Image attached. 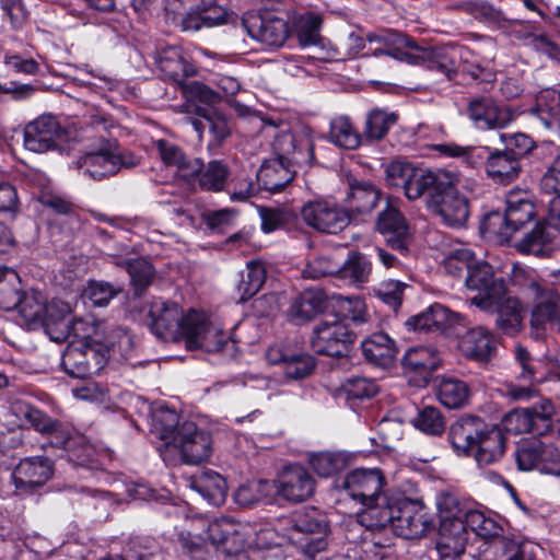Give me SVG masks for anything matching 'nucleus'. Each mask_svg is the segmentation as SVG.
I'll return each mask as SVG.
<instances>
[{"label": "nucleus", "mask_w": 560, "mask_h": 560, "mask_svg": "<svg viewBox=\"0 0 560 560\" xmlns=\"http://www.w3.org/2000/svg\"><path fill=\"white\" fill-rule=\"evenodd\" d=\"M555 238L556 236L551 234L547 224H537L518 242L516 247L521 253L545 257L553 250Z\"/></svg>", "instance_id": "45"}, {"label": "nucleus", "mask_w": 560, "mask_h": 560, "mask_svg": "<svg viewBox=\"0 0 560 560\" xmlns=\"http://www.w3.org/2000/svg\"><path fill=\"white\" fill-rule=\"evenodd\" d=\"M145 324L163 341H178L186 335V315L176 302L152 301L147 310Z\"/></svg>", "instance_id": "6"}, {"label": "nucleus", "mask_w": 560, "mask_h": 560, "mask_svg": "<svg viewBox=\"0 0 560 560\" xmlns=\"http://www.w3.org/2000/svg\"><path fill=\"white\" fill-rule=\"evenodd\" d=\"M458 187L440 191L429 203V209L439 215L442 222L451 228H462L469 218L468 199L457 194Z\"/></svg>", "instance_id": "21"}, {"label": "nucleus", "mask_w": 560, "mask_h": 560, "mask_svg": "<svg viewBox=\"0 0 560 560\" xmlns=\"http://www.w3.org/2000/svg\"><path fill=\"white\" fill-rule=\"evenodd\" d=\"M171 444L179 450L184 463L190 465L208 459L212 451L210 433L198 429L197 424L191 421H184L180 424Z\"/></svg>", "instance_id": "16"}, {"label": "nucleus", "mask_w": 560, "mask_h": 560, "mask_svg": "<svg viewBox=\"0 0 560 560\" xmlns=\"http://www.w3.org/2000/svg\"><path fill=\"white\" fill-rule=\"evenodd\" d=\"M310 464L319 477L328 478L342 470L347 463L342 454L322 452L314 454Z\"/></svg>", "instance_id": "63"}, {"label": "nucleus", "mask_w": 560, "mask_h": 560, "mask_svg": "<svg viewBox=\"0 0 560 560\" xmlns=\"http://www.w3.org/2000/svg\"><path fill=\"white\" fill-rule=\"evenodd\" d=\"M521 172V162L513 149L489 151L486 156V173L494 183L510 184Z\"/></svg>", "instance_id": "35"}, {"label": "nucleus", "mask_w": 560, "mask_h": 560, "mask_svg": "<svg viewBox=\"0 0 560 560\" xmlns=\"http://www.w3.org/2000/svg\"><path fill=\"white\" fill-rule=\"evenodd\" d=\"M70 337L81 346L89 347H105L110 350L115 349V343L105 335L104 323L97 320L93 316L80 317L71 322Z\"/></svg>", "instance_id": "32"}, {"label": "nucleus", "mask_w": 560, "mask_h": 560, "mask_svg": "<svg viewBox=\"0 0 560 560\" xmlns=\"http://www.w3.org/2000/svg\"><path fill=\"white\" fill-rule=\"evenodd\" d=\"M457 347L466 358L488 361L495 351V341L489 330L478 326L460 335Z\"/></svg>", "instance_id": "36"}, {"label": "nucleus", "mask_w": 560, "mask_h": 560, "mask_svg": "<svg viewBox=\"0 0 560 560\" xmlns=\"http://www.w3.org/2000/svg\"><path fill=\"white\" fill-rule=\"evenodd\" d=\"M524 294L530 303V328L535 338L560 332V293L544 280H529Z\"/></svg>", "instance_id": "2"}, {"label": "nucleus", "mask_w": 560, "mask_h": 560, "mask_svg": "<svg viewBox=\"0 0 560 560\" xmlns=\"http://www.w3.org/2000/svg\"><path fill=\"white\" fill-rule=\"evenodd\" d=\"M436 508L440 516L438 552L442 560H456L464 553L468 540L464 501L454 493L441 492Z\"/></svg>", "instance_id": "1"}, {"label": "nucleus", "mask_w": 560, "mask_h": 560, "mask_svg": "<svg viewBox=\"0 0 560 560\" xmlns=\"http://www.w3.org/2000/svg\"><path fill=\"white\" fill-rule=\"evenodd\" d=\"M381 190L370 182H353L346 197V209L349 214H368L378 203Z\"/></svg>", "instance_id": "38"}, {"label": "nucleus", "mask_w": 560, "mask_h": 560, "mask_svg": "<svg viewBox=\"0 0 560 560\" xmlns=\"http://www.w3.org/2000/svg\"><path fill=\"white\" fill-rule=\"evenodd\" d=\"M488 551L492 560H536L537 546L514 533L503 534L491 541Z\"/></svg>", "instance_id": "28"}, {"label": "nucleus", "mask_w": 560, "mask_h": 560, "mask_svg": "<svg viewBox=\"0 0 560 560\" xmlns=\"http://www.w3.org/2000/svg\"><path fill=\"white\" fill-rule=\"evenodd\" d=\"M19 275L11 268L0 267V307L4 311L15 310L22 298Z\"/></svg>", "instance_id": "59"}, {"label": "nucleus", "mask_w": 560, "mask_h": 560, "mask_svg": "<svg viewBox=\"0 0 560 560\" xmlns=\"http://www.w3.org/2000/svg\"><path fill=\"white\" fill-rule=\"evenodd\" d=\"M196 176H198L200 189L206 191H221L225 187L230 176V170L224 161L212 160L207 165L202 164V168L195 177Z\"/></svg>", "instance_id": "54"}, {"label": "nucleus", "mask_w": 560, "mask_h": 560, "mask_svg": "<svg viewBox=\"0 0 560 560\" xmlns=\"http://www.w3.org/2000/svg\"><path fill=\"white\" fill-rule=\"evenodd\" d=\"M293 166L284 160L265 161L257 172V182L260 188L273 194L281 191L294 178Z\"/></svg>", "instance_id": "37"}, {"label": "nucleus", "mask_w": 560, "mask_h": 560, "mask_svg": "<svg viewBox=\"0 0 560 560\" xmlns=\"http://www.w3.org/2000/svg\"><path fill=\"white\" fill-rule=\"evenodd\" d=\"M82 173L95 180L113 176L117 173V166L114 162V151L102 150L89 153L78 161Z\"/></svg>", "instance_id": "44"}, {"label": "nucleus", "mask_w": 560, "mask_h": 560, "mask_svg": "<svg viewBox=\"0 0 560 560\" xmlns=\"http://www.w3.org/2000/svg\"><path fill=\"white\" fill-rule=\"evenodd\" d=\"M378 388L374 381L366 377H352L348 378L336 390L335 397L350 404L351 400H362L372 398Z\"/></svg>", "instance_id": "58"}, {"label": "nucleus", "mask_w": 560, "mask_h": 560, "mask_svg": "<svg viewBox=\"0 0 560 560\" xmlns=\"http://www.w3.org/2000/svg\"><path fill=\"white\" fill-rule=\"evenodd\" d=\"M505 211L489 213L483 221V230L497 235L501 242L509 241L514 233L530 222L536 214L532 196L526 190H512L505 199Z\"/></svg>", "instance_id": "3"}, {"label": "nucleus", "mask_w": 560, "mask_h": 560, "mask_svg": "<svg viewBox=\"0 0 560 560\" xmlns=\"http://www.w3.org/2000/svg\"><path fill=\"white\" fill-rule=\"evenodd\" d=\"M505 451L506 438L504 433L498 425L488 424L471 455L479 467H486L500 462Z\"/></svg>", "instance_id": "33"}, {"label": "nucleus", "mask_w": 560, "mask_h": 560, "mask_svg": "<svg viewBox=\"0 0 560 560\" xmlns=\"http://www.w3.org/2000/svg\"><path fill=\"white\" fill-rule=\"evenodd\" d=\"M354 338L341 320L320 322L313 329L311 347L318 354L342 357L348 353Z\"/></svg>", "instance_id": "12"}, {"label": "nucleus", "mask_w": 560, "mask_h": 560, "mask_svg": "<svg viewBox=\"0 0 560 560\" xmlns=\"http://www.w3.org/2000/svg\"><path fill=\"white\" fill-rule=\"evenodd\" d=\"M105 347H86L70 342L61 358L63 371L77 378H85L104 369L108 359Z\"/></svg>", "instance_id": "11"}, {"label": "nucleus", "mask_w": 560, "mask_h": 560, "mask_svg": "<svg viewBox=\"0 0 560 560\" xmlns=\"http://www.w3.org/2000/svg\"><path fill=\"white\" fill-rule=\"evenodd\" d=\"M47 304L40 292L30 291L22 294L15 310L19 312L25 325L36 327L39 326Z\"/></svg>", "instance_id": "57"}, {"label": "nucleus", "mask_w": 560, "mask_h": 560, "mask_svg": "<svg viewBox=\"0 0 560 560\" xmlns=\"http://www.w3.org/2000/svg\"><path fill=\"white\" fill-rule=\"evenodd\" d=\"M180 424L179 416L172 409L160 408L153 413V427L167 444L174 441Z\"/></svg>", "instance_id": "64"}, {"label": "nucleus", "mask_w": 560, "mask_h": 560, "mask_svg": "<svg viewBox=\"0 0 560 560\" xmlns=\"http://www.w3.org/2000/svg\"><path fill=\"white\" fill-rule=\"evenodd\" d=\"M385 477L378 468H358L349 471L340 487L354 501L372 504L380 501L384 493Z\"/></svg>", "instance_id": "13"}, {"label": "nucleus", "mask_w": 560, "mask_h": 560, "mask_svg": "<svg viewBox=\"0 0 560 560\" xmlns=\"http://www.w3.org/2000/svg\"><path fill=\"white\" fill-rule=\"evenodd\" d=\"M162 72L174 81H179L192 73V67L186 62L177 48H167L159 56Z\"/></svg>", "instance_id": "61"}, {"label": "nucleus", "mask_w": 560, "mask_h": 560, "mask_svg": "<svg viewBox=\"0 0 560 560\" xmlns=\"http://www.w3.org/2000/svg\"><path fill=\"white\" fill-rule=\"evenodd\" d=\"M66 138V130L58 118L43 114L24 127V147L36 153L52 150Z\"/></svg>", "instance_id": "14"}, {"label": "nucleus", "mask_w": 560, "mask_h": 560, "mask_svg": "<svg viewBox=\"0 0 560 560\" xmlns=\"http://www.w3.org/2000/svg\"><path fill=\"white\" fill-rule=\"evenodd\" d=\"M51 475L52 465L48 458L26 457L14 468L12 480L18 491L26 493L44 486Z\"/></svg>", "instance_id": "22"}, {"label": "nucleus", "mask_w": 560, "mask_h": 560, "mask_svg": "<svg viewBox=\"0 0 560 560\" xmlns=\"http://www.w3.org/2000/svg\"><path fill=\"white\" fill-rule=\"evenodd\" d=\"M376 226L387 244L404 254L407 250L408 225L402 213L392 205L378 214Z\"/></svg>", "instance_id": "30"}, {"label": "nucleus", "mask_w": 560, "mask_h": 560, "mask_svg": "<svg viewBox=\"0 0 560 560\" xmlns=\"http://www.w3.org/2000/svg\"><path fill=\"white\" fill-rule=\"evenodd\" d=\"M190 487L212 505L219 506L225 501L228 485L217 471L203 470L192 476Z\"/></svg>", "instance_id": "40"}, {"label": "nucleus", "mask_w": 560, "mask_h": 560, "mask_svg": "<svg viewBox=\"0 0 560 560\" xmlns=\"http://www.w3.org/2000/svg\"><path fill=\"white\" fill-rule=\"evenodd\" d=\"M488 423L480 417L463 415L448 429V441L459 456H470Z\"/></svg>", "instance_id": "18"}, {"label": "nucleus", "mask_w": 560, "mask_h": 560, "mask_svg": "<svg viewBox=\"0 0 560 560\" xmlns=\"http://www.w3.org/2000/svg\"><path fill=\"white\" fill-rule=\"evenodd\" d=\"M224 22L221 9L213 3L196 5L180 18L182 31H199L202 27H212Z\"/></svg>", "instance_id": "43"}, {"label": "nucleus", "mask_w": 560, "mask_h": 560, "mask_svg": "<svg viewBox=\"0 0 560 560\" xmlns=\"http://www.w3.org/2000/svg\"><path fill=\"white\" fill-rule=\"evenodd\" d=\"M395 517L393 532L406 539L424 536L432 523L421 500L398 498L395 500Z\"/></svg>", "instance_id": "10"}, {"label": "nucleus", "mask_w": 560, "mask_h": 560, "mask_svg": "<svg viewBox=\"0 0 560 560\" xmlns=\"http://www.w3.org/2000/svg\"><path fill=\"white\" fill-rule=\"evenodd\" d=\"M467 115L479 129L504 128L513 118L508 107L497 104L487 96L471 98L467 106Z\"/></svg>", "instance_id": "24"}, {"label": "nucleus", "mask_w": 560, "mask_h": 560, "mask_svg": "<svg viewBox=\"0 0 560 560\" xmlns=\"http://www.w3.org/2000/svg\"><path fill=\"white\" fill-rule=\"evenodd\" d=\"M315 480L302 466L287 467L280 478L278 491L288 501L301 502L313 495Z\"/></svg>", "instance_id": "26"}, {"label": "nucleus", "mask_w": 560, "mask_h": 560, "mask_svg": "<svg viewBox=\"0 0 560 560\" xmlns=\"http://www.w3.org/2000/svg\"><path fill=\"white\" fill-rule=\"evenodd\" d=\"M454 10L471 15L480 23L502 26L506 19L501 9L485 0L464 1L453 5Z\"/></svg>", "instance_id": "50"}, {"label": "nucleus", "mask_w": 560, "mask_h": 560, "mask_svg": "<svg viewBox=\"0 0 560 560\" xmlns=\"http://www.w3.org/2000/svg\"><path fill=\"white\" fill-rule=\"evenodd\" d=\"M489 313H497L495 324L498 328L505 335H515L522 328L523 324V305L522 302L515 298L504 294L492 311Z\"/></svg>", "instance_id": "41"}, {"label": "nucleus", "mask_w": 560, "mask_h": 560, "mask_svg": "<svg viewBox=\"0 0 560 560\" xmlns=\"http://www.w3.org/2000/svg\"><path fill=\"white\" fill-rule=\"evenodd\" d=\"M464 511L468 527L485 539H492V541H494L503 536V534L509 533L492 517L486 516L483 512L472 509L466 502H464Z\"/></svg>", "instance_id": "49"}, {"label": "nucleus", "mask_w": 560, "mask_h": 560, "mask_svg": "<svg viewBox=\"0 0 560 560\" xmlns=\"http://www.w3.org/2000/svg\"><path fill=\"white\" fill-rule=\"evenodd\" d=\"M292 532L305 535L299 544L306 555L313 557L326 549L330 529L323 512L316 508H305L292 516Z\"/></svg>", "instance_id": "9"}, {"label": "nucleus", "mask_w": 560, "mask_h": 560, "mask_svg": "<svg viewBox=\"0 0 560 560\" xmlns=\"http://www.w3.org/2000/svg\"><path fill=\"white\" fill-rule=\"evenodd\" d=\"M460 174L450 168L423 170L416 167L404 188L409 200L427 198V206L433 201L440 191L458 187Z\"/></svg>", "instance_id": "8"}, {"label": "nucleus", "mask_w": 560, "mask_h": 560, "mask_svg": "<svg viewBox=\"0 0 560 560\" xmlns=\"http://www.w3.org/2000/svg\"><path fill=\"white\" fill-rule=\"evenodd\" d=\"M272 150L277 160L292 165L307 163L313 156V145L308 138L296 137L290 131H282L275 136Z\"/></svg>", "instance_id": "27"}, {"label": "nucleus", "mask_w": 560, "mask_h": 560, "mask_svg": "<svg viewBox=\"0 0 560 560\" xmlns=\"http://www.w3.org/2000/svg\"><path fill=\"white\" fill-rule=\"evenodd\" d=\"M322 16L315 12L308 11L296 15L292 21V30L300 46L308 47L319 45L322 42Z\"/></svg>", "instance_id": "48"}, {"label": "nucleus", "mask_w": 560, "mask_h": 560, "mask_svg": "<svg viewBox=\"0 0 560 560\" xmlns=\"http://www.w3.org/2000/svg\"><path fill=\"white\" fill-rule=\"evenodd\" d=\"M436 397L448 409H457L467 405L470 397L469 385L453 376L436 378Z\"/></svg>", "instance_id": "42"}, {"label": "nucleus", "mask_w": 560, "mask_h": 560, "mask_svg": "<svg viewBox=\"0 0 560 560\" xmlns=\"http://www.w3.org/2000/svg\"><path fill=\"white\" fill-rule=\"evenodd\" d=\"M300 215L308 228L323 234H338L351 222V215L343 206L326 198L304 202Z\"/></svg>", "instance_id": "4"}, {"label": "nucleus", "mask_w": 560, "mask_h": 560, "mask_svg": "<svg viewBox=\"0 0 560 560\" xmlns=\"http://www.w3.org/2000/svg\"><path fill=\"white\" fill-rule=\"evenodd\" d=\"M466 273V288L477 292L470 299V304L481 311H492L495 303L503 299L506 293L504 281L494 277L491 265L476 258Z\"/></svg>", "instance_id": "5"}, {"label": "nucleus", "mask_w": 560, "mask_h": 560, "mask_svg": "<svg viewBox=\"0 0 560 560\" xmlns=\"http://www.w3.org/2000/svg\"><path fill=\"white\" fill-rule=\"evenodd\" d=\"M328 138L337 147L354 150L363 137L357 131L350 118L341 115L330 121Z\"/></svg>", "instance_id": "51"}, {"label": "nucleus", "mask_w": 560, "mask_h": 560, "mask_svg": "<svg viewBox=\"0 0 560 560\" xmlns=\"http://www.w3.org/2000/svg\"><path fill=\"white\" fill-rule=\"evenodd\" d=\"M467 320L459 313L452 312L442 304H433L425 311L407 319L406 326L409 330L427 332L433 330H445L457 326L466 327Z\"/></svg>", "instance_id": "20"}, {"label": "nucleus", "mask_w": 560, "mask_h": 560, "mask_svg": "<svg viewBox=\"0 0 560 560\" xmlns=\"http://www.w3.org/2000/svg\"><path fill=\"white\" fill-rule=\"evenodd\" d=\"M384 45H386L388 49L380 50V54L392 56L396 60L411 65L409 56L416 54L419 43L400 32L384 30Z\"/></svg>", "instance_id": "53"}, {"label": "nucleus", "mask_w": 560, "mask_h": 560, "mask_svg": "<svg viewBox=\"0 0 560 560\" xmlns=\"http://www.w3.org/2000/svg\"><path fill=\"white\" fill-rule=\"evenodd\" d=\"M372 271L371 261L359 252H350L345 262L340 264L338 277L348 280L354 287L369 281Z\"/></svg>", "instance_id": "52"}, {"label": "nucleus", "mask_w": 560, "mask_h": 560, "mask_svg": "<svg viewBox=\"0 0 560 560\" xmlns=\"http://www.w3.org/2000/svg\"><path fill=\"white\" fill-rule=\"evenodd\" d=\"M397 121L395 112L375 107L366 113L362 137L369 141H381Z\"/></svg>", "instance_id": "47"}, {"label": "nucleus", "mask_w": 560, "mask_h": 560, "mask_svg": "<svg viewBox=\"0 0 560 560\" xmlns=\"http://www.w3.org/2000/svg\"><path fill=\"white\" fill-rule=\"evenodd\" d=\"M326 306L327 298L322 289H306L292 300L287 317L291 323L301 325L323 313Z\"/></svg>", "instance_id": "29"}, {"label": "nucleus", "mask_w": 560, "mask_h": 560, "mask_svg": "<svg viewBox=\"0 0 560 560\" xmlns=\"http://www.w3.org/2000/svg\"><path fill=\"white\" fill-rule=\"evenodd\" d=\"M272 489L273 486L267 480H252L238 487L234 499L238 505L245 508L260 502H269Z\"/></svg>", "instance_id": "56"}, {"label": "nucleus", "mask_w": 560, "mask_h": 560, "mask_svg": "<svg viewBox=\"0 0 560 560\" xmlns=\"http://www.w3.org/2000/svg\"><path fill=\"white\" fill-rule=\"evenodd\" d=\"M537 118L546 128H552L560 119V91L547 89L537 98Z\"/></svg>", "instance_id": "60"}, {"label": "nucleus", "mask_w": 560, "mask_h": 560, "mask_svg": "<svg viewBox=\"0 0 560 560\" xmlns=\"http://www.w3.org/2000/svg\"><path fill=\"white\" fill-rule=\"evenodd\" d=\"M154 148L162 163L167 167L175 168L176 174L183 178L190 179L202 168L200 159L188 158L179 145L168 140L154 141Z\"/></svg>", "instance_id": "31"}, {"label": "nucleus", "mask_w": 560, "mask_h": 560, "mask_svg": "<svg viewBox=\"0 0 560 560\" xmlns=\"http://www.w3.org/2000/svg\"><path fill=\"white\" fill-rule=\"evenodd\" d=\"M552 413L549 401L532 408L514 409L503 418V425L508 432L523 434L527 432L540 433V427H548Z\"/></svg>", "instance_id": "23"}, {"label": "nucleus", "mask_w": 560, "mask_h": 560, "mask_svg": "<svg viewBox=\"0 0 560 560\" xmlns=\"http://www.w3.org/2000/svg\"><path fill=\"white\" fill-rule=\"evenodd\" d=\"M266 267L261 261L250 260L246 264L245 271L237 285L241 301H247L257 294L266 281Z\"/></svg>", "instance_id": "55"}, {"label": "nucleus", "mask_w": 560, "mask_h": 560, "mask_svg": "<svg viewBox=\"0 0 560 560\" xmlns=\"http://www.w3.org/2000/svg\"><path fill=\"white\" fill-rule=\"evenodd\" d=\"M440 363L441 357L436 349L432 347L420 346L411 348L402 358V365L406 370L424 376L435 371Z\"/></svg>", "instance_id": "46"}, {"label": "nucleus", "mask_w": 560, "mask_h": 560, "mask_svg": "<svg viewBox=\"0 0 560 560\" xmlns=\"http://www.w3.org/2000/svg\"><path fill=\"white\" fill-rule=\"evenodd\" d=\"M364 358L378 366L387 368L394 362L397 348L395 341L384 332H375L361 343Z\"/></svg>", "instance_id": "39"}, {"label": "nucleus", "mask_w": 560, "mask_h": 560, "mask_svg": "<svg viewBox=\"0 0 560 560\" xmlns=\"http://www.w3.org/2000/svg\"><path fill=\"white\" fill-rule=\"evenodd\" d=\"M70 304L55 299L47 304L39 326L44 327L50 340L63 342L70 338Z\"/></svg>", "instance_id": "34"}, {"label": "nucleus", "mask_w": 560, "mask_h": 560, "mask_svg": "<svg viewBox=\"0 0 560 560\" xmlns=\"http://www.w3.org/2000/svg\"><path fill=\"white\" fill-rule=\"evenodd\" d=\"M242 24L253 39L267 47H282L290 36L288 21L271 10L246 12Z\"/></svg>", "instance_id": "7"}, {"label": "nucleus", "mask_w": 560, "mask_h": 560, "mask_svg": "<svg viewBox=\"0 0 560 560\" xmlns=\"http://www.w3.org/2000/svg\"><path fill=\"white\" fill-rule=\"evenodd\" d=\"M363 505L365 510L348 522L353 529L365 528L366 532L374 533L385 530L388 526L394 528L395 501L392 502L383 495L380 501Z\"/></svg>", "instance_id": "25"}, {"label": "nucleus", "mask_w": 560, "mask_h": 560, "mask_svg": "<svg viewBox=\"0 0 560 560\" xmlns=\"http://www.w3.org/2000/svg\"><path fill=\"white\" fill-rule=\"evenodd\" d=\"M116 265H124L130 276L135 292L140 295L151 283L154 275L153 266L145 258H136L128 261H115Z\"/></svg>", "instance_id": "62"}, {"label": "nucleus", "mask_w": 560, "mask_h": 560, "mask_svg": "<svg viewBox=\"0 0 560 560\" xmlns=\"http://www.w3.org/2000/svg\"><path fill=\"white\" fill-rule=\"evenodd\" d=\"M189 350L202 349L206 352L221 351L226 342L221 329L212 325L203 313L194 310L186 314V335Z\"/></svg>", "instance_id": "15"}, {"label": "nucleus", "mask_w": 560, "mask_h": 560, "mask_svg": "<svg viewBox=\"0 0 560 560\" xmlns=\"http://www.w3.org/2000/svg\"><path fill=\"white\" fill-rule=\"evenodd\" d=\"M462 49L455 46L429 47L419 44L416 54L409 56L411 65L424 66L452 79L460 69Z\"/></svg>", "instance_id": "17"}, {"label": "nucleus", "mask_w": 560, "mask_h": 560, "mask_svg": "<svg viewBox=\"0 0 560 560\" xmlns=\"http://www.w3.org/2000/svg\"><path fill=\"white\" fill-rule=\"evenodd\" d=\"M515 364L518 369L515 380L506 384V395L514 400H528L536 395L537 372L535 360L521 345L515 347Z\"/></svg>", "instance_id": "19"}]
</instances>
